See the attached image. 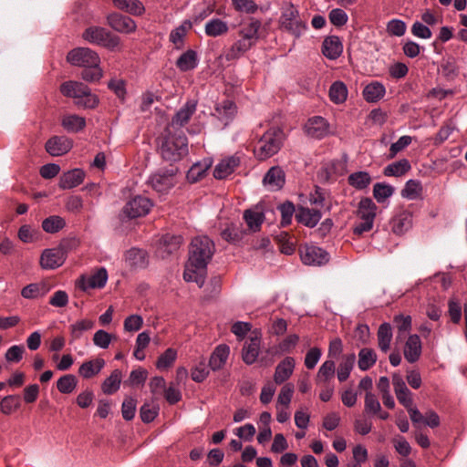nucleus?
Masks as SVG:
<instances>
[{
  "label": "nucleus",
  "mask_w": 467,
  "mask_h": 467,
  "mask_svg": "<svg viewBox=\"0 0 467 467\" xmlns=\"http://www.w3.org/2000/svg\"><path fill=\"white\" fill-rule=\"evenodd\" d=\"M126 265L133 269H141L148 265V254L146 251L132 247L125 254Z\"/></svg>",
  "instance_id": "obj_20"
},
{
  "label": "nucleus",
  "mask_w": 467,
  "mask_h": 467,
  "mask_svg": "<svg viewBox=\"0 0 467 467\" xmlns=\"http://www.w3.org/2000/svg\"><path fill=\"white\" fill-rule=\"evenodd\" d=\"M212 161L210 160H204L203 161L194 163L187 172V180L190 182H195L199 181L211 167Z\"/></svg>",
  "instance_id": "obj_46"
},
{
  "label": "nucleus",
  "mask_w": 467,
  "mask_h": 467,
  "mask_svg": "<svg viewBox=\"0 0 467 467\" xmlns=\"http://www.w3.org/2000/svg\"><path fill=\"white\" fill-rule=\"evenodd\" d=\"M182 242L183 239L182 235L171 234H164L161 237L159 244V249L161 253V255L164 256L165 254H171L177 251L181 247Z\"/></svg>",
  "instance_id": "obj_30"
},
{
  "label": "nucleus",
  "mask_w": 467,
  "mask_h": 467,
  "mask_svg": "<svg viewBox=\"0 0 467 467\" xmlns=\"http://www.w3.org/2000/svg\"><path fill=\"white\" fill-rule=\"evenodd\" d=\"M422 351V345L420 337L416 334L409 336L404 345V357L410 363L416 362Z\"/></svg>",
  "instance_id": "obj_18"
},
{
  "label": "nucleus",
  "mask_w": 467,
  "mask_h": 467,
  "mask_svg": "<svg viewBox=\"0 0 467 467\" xmlns=\"http://www.w3.org/2000/svg\"><path fill=\"white\" fill-rule=\"evenodd\" d=\"M67 60L75 67H83L81 77L88 82L99 81L103 75L99 54L88 47H77L68 52Z\"/></svg>",
  "instance_id": "obj_2"
},
{
  "label": "nucleus",
  "mask_w": 467,
  "mask_h": 467,
  "mask_svg": "<svg viewBox=\"0 0 467 467\" xmlns=\"http://www.w3.org/2000/svg\"><path fill=\"white\" fill-rule=\"evenodd\" d=\"M386 93L383 84L378 81L368 84L363 89V98L367 102L375 103L380 100Z\"/></svg>",
  "instance_id": "obj_35"
},
{
  "label": "nucleus",
  "mask_w": 467,
  "mask_h": 467,
  "mask_svg": "<svg viewBox=\"0 0 467 467\" xmlns=\"http://www.w3.org/2000/svg\"><path fill=\"white\" fill-rule=\"evenodd\" d=\"M95 326V322L88 318L77 320L69 326L70 339L69 343L80 339L85 332L91 330Z\"/></svg>",
  "instance_id": "obj_32"
},
{
  "label": "nucleus",
  "mask_w": 467,
  "mask_h": 467,
  "mask_svg": "<svg viewBox=\"0 0 467 467\" xmlns=\"http://www.w3.org/2000/svg\"><path fill=\"white\" fill-rule=\"evenodd\" d=\"M391 230L401 235L412 227V213L408 210L399 212L391 220Z\"/></svg>",
  "instance_id": "obj_16"
},
{
  "label": "nucleus",
  "mask_w": 467,
  "mask_h": 467,
  "mask_svg": "<svg viewBox=\"0 0 467 467\" xmlns=\"http://www.w3.org/2000/svg\"><path fill=\"white\" fill-rule=\"evenodd\" d=\"M66 225L65 220L58 215H51L42 222V228L47 234H56Z\"/></svg>",
  "instance_id": "obj_52"
},
{
  "label": "nucleus",
  "mask_w": 467,
  "mask_h": 467,
  "mask_svg": "<svg viewBox=\"0 0 467 467\" xmlns=\"http://www.w3.org/2000/svg\"><path fill=\"white\" fill-rule=\"evenodd\" d=\"M236 11L246 14H254L258 6L254 0H232Z\"/></svg>",
  "instance_id": "obj_63"
},
{
  "label": "nucleus",
  "mask_w": 467,
  "mask_h": 467,
  "mask_svg": "<svg viewBox=\"0 0 467 467\" xmlns=\"http://www.w3.org/2000/svg\"><path fill=\"white\" fill-rule=\"evenodd\" d=\"M285 171L278 166L272 167L264 177L263 182L272 191L281 189L285 182Z\"/></svg>",
  "instance_id": "obj_23"
},
{
  "label": "nucleus",
  "mask_w": 467,
  "mask_h": 467,
  "mask_svg": "<svg viewBox=\"0 0 467 467\" xmlns=\"http://www.w3.org/2000/svg\"><path fill=\"white\" fill-rule=\"evenodd\" d=\"M122 379V373L119 369H115L111 372L101 385L103 393L111 395L115 393L120 387Z\"/></svg>",
  "instance_id": "obj_41"
},
{
  "label": "nucleus",
  "mask_w": 467,
  "mask_h": 467,
  "mask_svg": "<svg viewBox=\"0 0 467 467\" xmlns=\"http://www.w3.org/2000/svg\"><path fill=\"white\" fill-rule=\"evenodd\" d=\"M394 193V188L386 183L378 182L373 187V196L378 202H385Z\"/></svg>",
  "instance_id": "obj_55"
},
{
  "label": "nucleus",
  "mask_w": 467,
  "mask_h": 467,
  "mask_svg": "<svg viewBox=\"0 0 467 467\" xmlns=\"http://www.w3.org/2000/svg\"><path fill=\"white\" fill-rule=\"evenodd\" d=\"M114 5L134 16H140L144 12V6L139 0H113Z\"/></svg>",
  "instance_id": "obj_43"
},
{
  "label": "nucleus",
  "mask_w": 467,
  "mask_h": 467,
  "mask_svg": "<svg viewBox=\"0 0 467 467\" xmlns=\"http://www.w3.org/2000/svg\"><path fill=\"white\" fill-rule=\"evenodd\" d=\"M21 406L19 397L17 395H7L0 401V411L5 415H10Z\"/></svg>",
  "instance_id": "obj_53"
},
{
  "label": "nucleus",
  "mask_w": 467,
  "mask_h": 467,
  "mask_svg": "<svg viewBox=\"0 0 467 467\" xmlns=\"http://www.w3.org/2000/svg\"><path fill=\"white\" fill-rule=\"evenodd\" d=\"M228 23L217 17L208 20L204 26L205 34L211 37L223 36L228 32Z\"/></svg>",
  "instance_id": "obj_36"
},
{
  "label": "nucleus",
  "mask_w": 467,
  "mask_h": 467,
  "mask_svg": "<svg viewBox=\"0 0 467 467\" xmlns=\"http://www.w3.org/2000/svg\"><path fill=\"white\" fill-rule=\"evenodd\" d=\"M300 258L305 265L320 266L329 261V254L316 245H305L300 248Z\"/></svg>",
  "instance_id": "obj_10"
},
{
  "label": "nucleus",
  "mask_w": 467,
  "mask_h": 467,
  "mask_svg": "<svg viewBox=\"0 0 467 467\" xmlns=\"http://www.w3.org/2000/svg\"><path fill=\"white\" fill-rule=\"evenodd\" d=\"M230 354V348L227 345L222 344L215 348L211 355L209 360L210 368L215 371L223 367L226 363Z\"/></svg>",
  "instance_id": "obj_33"
},
{
  "label": "nucleus",
  "mask_w": 467,
  "mask_h": 467,
  "mask_svg": "<svg viewBox=\"0 0 467 467\" xmlns=\"http://www.w3.org/2000/svg\"><path fill=\"white\" fill-rule=\"evenodd\" d=\"M306 133L314 139H322L330 133L328 122L320 116L310 118L305 125Z\"/></svg>",
  "instance_id": "obj_13"
},
{
  "label": "nucleus",
  "mask_w": 467,
  "mask_h": 467,
  "mask_svg": "<svg viewBox=\"0 0 467 467\" xmlns=\"http://www.w3.org/2000/svg\"><path fill=\"white\" fill-rule=\"evenodd\" d=\"M342 52L343 45L338 36H329L324 39L322 53L327 58L335 60L341 56Z\"/></svg>",
  "instance_id": "obj_19"
},
{
  "label": "nucleus",
  "mask_w": 467,
  "mask_h": 467,
  "mask_svg": "<svg viewBox=\"0 0 467 467\" xmlns=\"http://www.w3.org/2000/svg\"><path fill=\"white\" fill-rule=\"evenodd\" d=\"M25 347L22 345H14L10 347L5 354V358L7 362L17 363L23 358Z\"/></svg>",
  "instance_id": "obj_64"
},
{
  "label": "nucleus",
  "mask_w": 467,
  "mask_h": 467,
  "mask_svg": "<svg viewBox=\"0 0 467 467\" xmlns=\"http://www.w3.org/2000/svg\"><path fill=\"white\" fill-rule=\"evenodd\" d=\"M236 113L235 104L228 99L217 103L213 116L215 117L223 127H226L234 118Z\"/></svg>",
  "instance_id": "obj_15"
},
{
  "label": "nucleus",
  "mask_w": 467,
  "mask_h": 467,
  "mask_svg": "<svg viewBox=\"0 0 467 467\" xmlns=\"http://www.w3.org/2000/svg\"><path fill=\"white\" fill-rule=\"evenodd\" d=\"M294 385L291 383L284 385L278 394L276 406L288 408L294 394Z\"/></svg>",
  "instance_id": "obj_60"
},
{
  "label": "nucleus",
  "mask_w": 467,
  "mask_h": 467,
  "mask_svg": "<svg viewBox=\"0 0 467 467\" xmlns=\"http://www.w3.org/2000/svg\"><path fill=\"white\" fill-rule=\"evenodd\" d=\"M159 151L161 158L168 162H177L188 154V140L185 135L171 133V128L159 143Z\"/></svg>",
  "instance_id": "obj_3"
},
{
  "label": "nucleus",
  "mask_w": 467,
  "mask_h": 467,
  "mask_svg": "<svg viewBox=\"0 0 467 467\" xmlns=\"http://www.w3.org/2000/svg\"><path fill=\"white\" fill-rule=\"evenodd\" d=\"M348 97L347 86L342 81L334 82L329 88V98L336 104L343 103Z\"/></svg>",
  "instance_id": "obj_50"
},
{
  "label": "nucleus",
  "mask_w": 467,
  "mask_h": 467,
  "mask_svg": "<svg viewBox=\"0 0 467 467\" xmlns=\"http://www.w3.org/2000/svg\"><path fill=\"white\" fill-rule=\"evenodd\" d=\"M49 291V287L45 283H33L25 286L21 291V296L26 299H36L44 296Z\"/></svg>",
  "instance_id": "obj_40"
},
{
  "label": "nucleus",
  "mask_w": 467,
  "mask_h": 467,
  "mask_svg": "<svg viewBox=\"0 0 467 467\" xmlns=\"http://www.w3.org/2000/svg\"><path fill=\"white\" fill-rule=\"evenodd\" d=\"M200 57L195 50L188 49L176 60V67L182 72L195 69L199 65Z\"/></svg>",
  "instance_id": "obj_28"
},
{
  "label": "nucleus",
  "mask_w": 467,
  "mask_h": 467,
  "mask_svg": "<svg viewBox=\"0 0 467 467\" xmlns=\"http://www.w3.org/2000/svg\"><path fill=\"white\" fill-rule=\"evenodd\" d=\"M335 361L333 359L326 360L319 368L317 374V383H327L335 375Z\"/></svg>",
  "instance_id": "obj_48"
},
{
  "label": "nucleus",
  "mask_w": 467,
  "mask_h": 467,
  "mask_svg": "<svg viewBox=\"0 0 467 467\" xmlns=\"http://www.w3.org/2000/svg\"><path fill=\"white\" fill-rule=\"evenodd\" d=\"M84 40L90 44L103 47L110 51L120 49V38L105 27L91 26L82 33Z\"/></svg>",
  "instance_id": "obj_6"
},
{
  "label": "nucleus",
  "mask_w": 467,
  "mask_h": 467,
  "mask_svg": "<svg viewBox=\"0 0 467 467\" xmlns=\"http://www.w3.org/2000/svg\"><path fill=\"white\" fill-rule=\"evenodd\" d=\"M192 23L190 20H184L180 26L171 30L169 38L175 49H182L184 47V38L192 28Z\"/></svg>",
  "instance_id": "obj_29"
},
{
  "label": "nucleus",
  "mask_w": 467,
  "mask_h": 467,
  "mask_svg": "<svg viewBox=\"0 0 467 467\" xmlns=\"http://www.w3.org/2000/svg\"><path fill=\"white\" fill-rule=\"evenodd\" d=\"M295 359L291 357L284 358L275 368L274 380L276 384H282L287 380L295 369Z\"/></svg>",
  "instance_id": "obj_25"
},
{
  "label": "nucleus",
  "mask_w": 467,
  "mask_h": 467,
  "mask_svg": "<svg viewBox=\"0 0 467 467\" xmlns=\"http://www.w3.org/2000/svg\"><path fill=\"white\" fill-rule=\"evenodd\" d=\"M240 160L237 157L230 156L218 162L213 170V176L222 180L232 174L239 165Z\"/></svg>",
  "instance_id": "obj_26"
},
{
  "label": "nucleus",
  "mask_w": 467,
  "mask_h": 467,
  "mask_svg": "<svg viewBox=\"0 0 467 467\" xmlns=\"http://www.w3.org/2000/svg\"><path fill=\"white\" fill-rule=\"evenodd\" d=\"M299 223L307 227H315L322 218V212L318 208L300 207L296 214Z\"/></svg>",
  "instance_id": "obj_24"
},
{
  "label": "nucleus",
  "mask_w": 467,
  "mask_h": 467,
  "mask_svg": "<svg viewBox=\"0 0 467 467\" xmlns=\"http://www.w3.org/2000/svg\"><path fill=\"white\" fill-rule=\"evenodd\" d=\"M105 366L103 358H95L84 362L78 368L79 375L84 379H90L98 375Z\"/></svg>",
  "instance_id": "obj_37"
},
{
  "label": "nucleus",
  "mask_w": 467,
  "mask_h": 467,
  "mask_svg": "<svg viewBox=\"0 0 467 467\" xmlns=\"http://www.w3.org/2000/svg\"><path fill=\"white\" fill-rule=\"evenodd\" d=\"M285 140L282 129L274 127L264 133L254 148V155L259 160H265L275 155L281 149Z\"/></svg>",
  "instance_id": "obj_4"
},
{
  "label": "nucleus",
  "mask_w": 467,
  "mask_h": 467,
  "mask_svg": "<svg viewBox=\"0 0 467 467\" xmlns=\"http://www.w3.org/2000/svg\"><path fill=\"white\" fill-rule=\"evenodd\" d=\"M215 251L213 242L207 236H197L192 240L189 259L185 265L183 279L194 282L199 287L205 283L207 265Z\"/></svg>",
  "instance_id": "obj_1"
},
{
  "label": "nucleus",
  "mask_w": 467,
  "mask_h": 467,
  "mask_svg": "<svg viewBox=\"0 0 467 467\" xmlns=\"http://www.w3.org/2000/svg\"><path fill=\"white\" fill-rule=\"evenodd\" d=\"M392 384L399 402L402 404L404 407H409L412 405V394L407 388L402 377L400 376L399 374H394L392 376Z\"/></svg>",
  "instance_id": "obj_17"
},
{
  "label": "nucleus",
  "mask_w": 467,
  "mask_h": 467,
  "mask_svg": "<svg viewBox=\"0 0 467 467\" xmlns=\"http://www.w3.org/2000/svg\"><path fill=\"white\" fill-rule=\"evenodd\" d=\"M197 103L194 100L187 101L172 118L171 127H182L185 125L196 110Z\"/></svg>",
  "instance_id": "obj_31"
},
{
  "label": "nucleus",
  "mask_w": 467,
  "mask_h": 467,
  "mask_svg": "<svg viewBox=\"0 0 467 467\" xmlns=\"http://www.w3.org/2000/svg\"><path fill=\"white\" fill-rule=\"evenodd\" d=\"M177 358V351L173 348H167L158 358L156 367L158 369H167L172 365Z\"/></svg>",
  "instance_id": "obj_58"
},
{
  "label": "nucleus",
  "mask_w": 467,
  "mask_h": 467,
  "mask_svg": "<svg viewBox=\"0 0 467 467\" xmlns=\"http://www.w3.org/2000/svg\"><path fill=\"white\" fill-rule=\"evenodd\" d=\"M83 94H78L75 100V104L83 109H94L99 105V99L98 96L92 93L91 89L86 86L83 88Z\"/></svg>",
  "instance_id": "obj_39"
},
{
  "label": "nucleus",
  "mask_w": 467,
  "mask_h": 467,
  "mask_svg": "<svg viewBox=\"0 0 467 467\" xmlns=\"http://www.w3.org/2000/svg\"><path fill=\"white\" fill-rule=\"evenodd\" d=\"M153 206L151 200L146 196L136 195L131 198L122 208V214L134 219L147 215Z\"/></svg>",
  "instance_id": "obj_9"
},
{
  "label": "nucleus",
  "mask_w": 467,
  "mask_h": 467,
  "mask_svg": "<svg viewBox=\"0 0 467 467\" xmlns=\"http://www.w3.org/2000/svg\"><path fill=\"white\" fill-rule=\"evenodd\" d=\"M422 187L419 181L409 180L401 191V196L408 200H416L421 194Z\"/></svg>",
  "instance_id": "obj_54"
},
{
  "label": "nucleus",
  "mask_w": 467,
  "mask_h": 467,
  "mask_svg": "<svg viewBox=\"0 0 467 467\" xmlns=\"http://www.w3.org/2000/svg\"><path fill=\"white\" fill-rule=\"evenodd\" d=\"M177 171V168H161L149 176L147 184L156 192L167 194L176 183L175 175Z\"/></svg>",
  "instance_id": "obj_8"
},
{
  "label": "nucleus",
  "mask_w": 467,
  "mask_h": 467,
  "mask_svg": "<svg viewBox=\"0 0 467 467\" xmlns=\"http://www.w3.org/2000/svg\"><path fill=\"white\" fill-rule=\"evenodd\" d=\"M356 356L353 353L343 357L342 361L339 363L337 371V376L340 382L346 381L348 379L354 368Z\"/></svg>",
  "instance_id": "obj_42"
},
{
  "label": "nucleus",
  "mask_w": 467,
  "mask_h": 467,
  "mask_svg": "<svg viewBox=\"0 0 467 467\" xmlns=\"http://www.w3.org/2000/svg\"><path fill=\"white\" fill-rule=\"evenodd\" d=\"M410 164L408 160L401 159L398 161L387 165L384 169V175L400 177L410 170Z\"/></svg>",
  "instance_id": "obj_47"
},
{
  "label": "nucleus",
  "mask_w": 467,
  "mask_h": 467,
  "mask_svg": "<svg viewBox=\"0 0 467 467\" xmlns=\"http://www.w3.org/2000/svg\"><path fill=\"white\" fill-rule=\"evenodd\" d=\"M45 148L53 157L63 156L73 148V140L67 136H53L46 142Z\"/></svg>",
  "instance_id": "obj_11"
},
{
  "label": "nucleus",
  "mask_w": 467,
  "mask_h": 467,
  "mask_svg": "<svg viewBox=\"0 0 467 467\" xmlns=\"http://www.w3.org/2000/svg\"><path fill=\"white\" fill-rule=\"evenodd\" d=\"M85 178V171L81 169H72L64 172L59 178V187L61 189H72L81 184Z\"/></svg>",
  "instance_id": "obj_21"
},
{
  "label": "nucleus",
  "mask_w": 467,
  "mask_h": 467,
  "mask_svg": "<svg viewBox=\"0 0 467 467\" xmlns=\"http://www.w3.org/2000/svg\"><path fill=\"white\" fill-rule=\"evenodd\" d=\"M112 338L111 334L103 329H99L93 336V344L99 348L106 349L109 347Z\"/></svg>",
  "instance_id": "obj_62"
},
{
  "label": "nucleus",
  "mask_w": 467,
  "mask_h": 467,
  "mask_svg": "<svg viewBox=\"0 0 467 467\" xmlns=\"http://www.w3.org/2000/svg\"><path fill=\"white\" fill-rule=\"evenodd\" d=\"M280 26L296 38H299L307 26L300 17L299 10L290 2H284L279 18Z\"/></svg>",
  "instance_id": "obj_5"
},
{
  "label": "nucleus",
  "mask_w": 467,
  "mask_h": 467,
  "mask_svg": "<svg viewBox=\"0 0 467 467\" xmlns=\"http://www.w3.org/2000/svg\"><path fill=\"white\" fill-rule=\"evenodd\" d=\"M371 176L368 171H359L348 176V183L357 190L366 189L371 182Z\"/></svg>",
  "instance_id": "obj_44"
},
{
  "label": "nucleus",
  "mask_w": 467,
  "mask_h": 467,
  "mask_svg": "<svg viewBox=\"0 0 467 467\" xmlns=\"http://www.w3.org/2000/svg\"><path fill=\"white\" fill-rule=\"evenodd\" d=\"M251 47L249 44L238 39L219 57V60L222 63L223 60L227 62L236 60L244 56Z\"/></svg>",
  "instance_id": "obj_27"
},
{
  "label": "nucleus",
  "mask_w": 467,
  "mask_h": 467,
  "mask_svg": "<svg viewBox=\"0 0 467 467\" xmlns=\"http://www.w3.org/2000/svg\"><path fill=\"white\" fill-rule=\"evenodd\" d=\"M61 126L67 132L77 133L85 128L86 119L77 114H67L62 117Z\"/></svg>",
  "instance_id": "obj_38"
},
{
  "label": "nucleus",
  "mask_w": 467,
  "mask_h": 467,
  "mask_svg": "<svg viewBox=\"0 0 467 467\" xmlns=\"http://www.w3.org/2000/svg\"><path fill=\"white\" fill-rule=\"evenodd\" d=\"M264 213L256 210H247L244 213V219L245 220L248 227L253 231H256L260 228L264 222Z\"/></svg>",
  "instance_id": "obj_56"
},
{
  "label": "nucleus",
  "mask_w": 467,
  "mask_h": 467,
  "mask_svg": "<svg viewBox=\"0 0 467 467\" xmlns=\"http://www.w3.org/2000/svg\"><path fill=\"white\" fill-rule=\"evenodd\" d=\"M66 255L61 248H51L43 251L40 265L44 269H56L65 262Z\"/></svg>",
  "instance_id": "obj_14"
},
{
  "label": "nucleus",
  "mask_w": 467,
  "mask_h": 467,
  "mask_svg": "<svg viewBox=\"0 0 467 467\" xmlns=\"http://www.w3.org/2000/svg\"><path fill=\"white\" fill-rule=\"evenodd\" d=\"M107 22L114 31L121 34H130L137 29V24L132 18L120 14L109 15Z\"/></svg>",
  "instance_id": "obj_12"
},
{
  "label": "nucleus",
  "mask_w": 467,
  "mask_h": 467,
  "mask_svg": "<svg viewBox=\"0 0 467 467\" xmlns=\"http://www.w3.org/2000/svg\"><path fill=\"white\" fill-rule=\"evenodd\" d=\"M364 409L365 412L368 414H377L380 412L381 405L376 395L370 391H368L365 395Z\"/></svg>",
  "instance_id": "obj_61"
},
{
  "label": "nucleus",
  "mask_w": 467,
  "mask_h": 467,
  "mask_svg": "<svg viewBox=\"0 0 467 467\" xmlns=\"http://www.w3.org/2000/svg\"><path fill=\"white\" fill-rule=\"evenodd\" d=\"M260 350V339L258 337H252L247 342H245L243 348V360L248 364H254L259 355Z\"/></svg>",
  "instance_id": "obj_34"
},
{
  "label": "nucleus",
  "mask_w": 467,
  "mask_h": 467,
  "mask_svg": "<svg viewBox=\"0 0 467 467\" xmlns=\"http://www.w3.org/2000/svg\"><path fill=\"white\" fill-rule=\"evenodd\" d=\"M159 405L153 402L145 403L140 407V419L145 423H150L157 417L159 413Z\"/></svg>",
  "instance_id": "obj_59"
},
{
  "label": "nucleus",
  "mask_w": 467,
  "mask_h": 467,
  "mask_svg": "<svg viewBox=\"0 0 467 467\" xmlns=\"http://www.w3.org/2000/svg\"><path fill=\"white\" fill-rule=\"evenodd\" d=\"M261 22L258 19L251 18L247 24H244L239 31L240 40L244 41L251 47L254 46L258 40V30Z\"/></svg>",
  "instance_id": "obj_22"
},
{
  "label": "nucleus",
  "mask_w": 467,
  "mask_h": 467,
  "mask_svg": "<svg viewBox=\"0 0 467 467\" xmlns=\"http://www.w3.org/2000/svg\"><path fill=\"white\" fill-rule=\"evenodd\" d=\"M377 209V205L370 198L360 200L357 211L358 222L354 227L355 234H362L373 228Z\"/></svg>",
  "instance_id": "obj_7"
},
{
  "label": "nucleus",
  "mask_w": 467,
  "mask_h": 467,
  "mask_svg": "<svg viewBox=\"0 0 467 467\" xmlns=\"http://www.w3.org/2000/svg\"><path fill=\"white\" fill-rule=\"evenodd\" d=\"M377 361V355L371 348H362L358 353V368L362 371L369 369Z\"/></svg>",
  "instance_id": "obj_51"
},
{
  "label": "nucleus",
  "mask_w": 467,
  "mask_h": 467,
  "mask_svg": "<svg viewBox=\"0 0 467 467\" xmlns=\"http://www.w3.org/2000/svg\"><path fill=\"white\" fill-rule=\"evenodd\" d=\"M391 339L392 328L389 323H383L378 330L379 348L381 351L387 352L389 349Z\"/></svg>",
  "instance_id": "obj_45"
},
{
  "label": "nucleus",
  "mask_w": 467,
  "mask_h": 467,
  "mask_svg": "<svg viewBox=\"0 0 467 467\" xmlns=\"http://www.w3.org/2000/svg\"><path fill=\"white\" fill-rule=\"evenodd\" d=\"M86 86L87 85L82 82L69 80L60 86V91L65 97L75 99L78 97V94H83V88H85Z\"/></svg>",
  "instance_id": "obj_49"
},
{
  "label": "nucleus",
  "mask_w": 467,
  "mask_h": 467,
  "mask_svg": "<svg viewBox=\"0 0 467 467\" xmlns=\"http://www.w3.org/2000/svg\"><path fill=\"white\" fill-rule=\"evenodd\" d=\"M78 380L72 374L60 377L57 382V389L63 394L71 393L77 387Z\"/></svg>",
  "instance_id": "obj_57"
}]
</instances>
